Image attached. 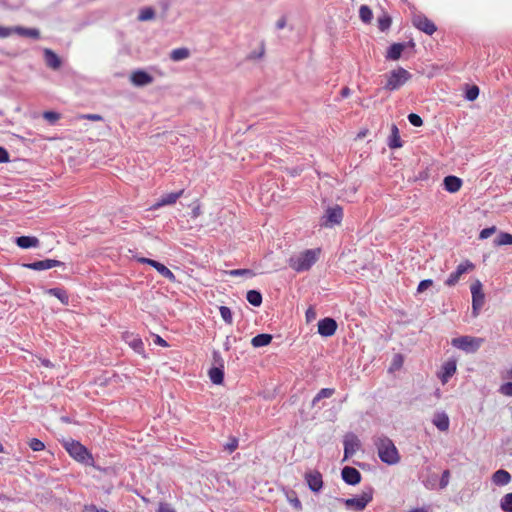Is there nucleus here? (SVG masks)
Segmentation results:
<instances>
[{
  "mask_svg": "<svg viewBox=\"0 0 512 512\" xmlns=\"http://www.w3.org/2000/svg\"><path fill=\"white\" fill-rule=\"evenodd\" d=\"M456 372V361L448 360L446 361L441 368V372L439 373V378L443 384L447 383L448 380L454 375Z\"/></svg>",
  "mask_w": 512,
  "mask_h": 512,
  "instance_id": "nucleus-18",
  "label": "nucleus"
},
{
  "mask_svg": "<svg viewBox=\"0 0 512 512\" xmlns=\"http://www.w3.org/2000/svg\"><path fill=\"white\" fill-rule=\"evenodd\" d=\"M28 444L29 447L35 452L42 451L45 448L44 443L37 438H32Z\"/></svg>",
  "mask_w": 512,
  "mask_h": 512,
  "instance_id": "nucleus-41",
  "label": "nucleus"
},
{
  "mask_svg": "<svg viewBox=\"0 0 512 512\" xmlns=\"http://www.w3.org/2000/svg\"><path fill=\"white\" fill-rule=\"evenodd\" d=\"M306 320L307 322H311L313 321L315 318H316V311L313 307H309L307 310H306Z\"/></svg>",
  "mask_w": 512,
  "mask_h": 512,
  "instance_id": "nucleus-52",
  "label": "nucleus"
},
{
  "mask_svg": "<svg viewBox=\"0 0 512 512\" xmlns=\"http://www.w3.org/2000/svg\"><path fill=\"white\" fill-rule=\"evenodd\" d=\"M184 190H180L178 192H171L163 195L157 203L154 204V208H159L166 205H172L176 203V201L183 195Z\"/></svg>",
  "mask_w": 512,
  "mask_h": 512,
  "instance_id": "nucleus-20",
  "label": "nucleus"
},
{
  "mask_svg": "<svg viewBox=\"0 0 512 512\" xmlns=\"http://www.w3.org/2000/svg\"><path fill=\"white\" fill-rule=\"evenodd\" d=\"M388 146L391 149L402 147V141L400 139L399 130L396 125H392L391 135L389 137Z\"/></svg>",
  "mask_w": 512,
  "mask_h": 512,
  "instance_id": "nucleus-28",
  "label": "nucleus"
},
{
  "mask_svg": "<svg viewBox=\"0 0 512 512\" xmlns=\"http://www.w3.org/2000/svg\"><path fill=\"white\" fill-rule=\"evenodd\" d=\"M131 83L136 87H143L153 82V77L144 70H135L130 75Z\"/></svg>",
  "mask_w": 512,
  "mask_h": 512,
  "instance_id": "nucleus-14",
  "label": "nucleus"
},
{
  "mask_svg": "<svg viewBox=\"0 0 512 512\" xmlns=\"http://www.w3.org/2000/svg\"><path fill=\"white\" fill-rule=\"evenodd\" d=\"M8 161H9L8 151L5 148L0 147V163H6Z\"/></svg>",
  "mask_w": 512,
  "mask_h": 512,
  "instance_id": "nucleus-53",
  "label": "nucleus"
},
{
  "mask_svg": "<svg viewBox=\"0 0 512 512\" xmlns=\"http://www.w3.org/2000/svg\"><path fill=\"white\" fill-rule=\"evenodd\" d=\"M504 378L512 379V368L505 371Z\"/></svg>",
  "mask_w": 512,
  "mask_h": 512,
  "instance_id": "nucleus-61",
  "label": "nucleus"
},
{
  "mask_svg": "<svg viewBox=\"0 0 512 512\" xmlns=\"http://www.w3.org/2000/svg\"><path fill=\"white\" fill-rule=\"evenodd\" d=\"M155 16V12L151 7L144 8L140 11L138 19L140 21H148L153 19Z\"/></svg>",
  "mask_w": 512,
  "mask_h": 512,
  "instance_id": "nucleus-39",
  "label": "nucleus"
},
{
  "mask_svg": "<svg viewBox=\"0 0 512 512\" xmlns=\"http://www.w3.org/2000/svg\"><path fill=\"white\" fill-rule=\"evenodd\" d=\"M83 512H109L106 509L98 508L95 505L86 506Z\"/></svg>",
  "mask_w": 512,
  "mask_h": 512,
  "instance_id": "nucleus-56",
  "label": "nucleus"
},
{
  "mask_svg": "<svg viewBox=\"0 0 512 512\" xmlns=\"http://www.w3.org/2000/svg\"><path fill=\"white\" fill-rule=\"evenodd\" d=\"M44 59H45L46 65L53 70H57L61 67V64H62L61 59L51 49H48V48L44 49Z\"/></svg>",
  "mask_w": 512,
  "mask_h": 512,
  "instance_id": "nucleus-21",
  "label": "nucleus"
},
{
  "mask_svg": "<svg viewBox=\"0 0 512 512\" xmlns=\"http://www.w3.org/2000/svg\"><path fill=\"white\" fill-rule=\"evenodd\" d=\"M290 504L297 510L302 509L301 501L297 497L288 498Z\"/></svg>",
  "mask_w": 512,
  "mask_h": 512,
  "instance_id": "nucleus-57",
  "label": "nucleus"
},
{
  "mask_svg": "<svg viewBox=\"0 0 512 512\" xmlns=\"http://www.w3.org/2000/svg\"><path fill=\"white\" fill-rule=\"evenodd\" d=\"M13 34V27L0 26V38H7Z\"/></svg>",
  "mask_w": 512,
  "mask_h": 512,
  "instance_id": "nucleus-50",
  "label": "nucleus"
},
{
  "mask_svg": "<svg viewBox=\"0 0 512 512\" xmlns=\"http://www.w3.org/2000/svg\"><path fill=\"white\" fill-rule=\"evenodd\" d=\"M246 299L251 305L255 307L260 306L262 303V295L257 290H249L246 294Z\"/></svg>",
  "mask_w": 512,
  "mask_h": 512,
  "instance_id": "nucleus-31",
  "label": "nucleus"
},
{
  "mask_svg": "<svg viewBox=\"0 0 512 512\" xmlns=\"http://www.w3.org/2000/svg\"><path fill=\"white\" fill-rule=\"evenodd\" d=\"M443 185L446 191L455 193L460 190L462 180L456 176L449 175L444 178Z\"/></svg>",
  "mask_w": 512,
  "mask_h": 512,
  "instance_id": "nucleus-23",
  "label": "nucleus"
},
{
  "mask_svg": "<svg viewBox=\"0 0 512 512\" xmlns=\"http://www.w3.org/2000/svg\"><path fill=\"white\" fill-rule=\"evenodd\" d=\"M380 460L387 465L400 462V455L393 441L387 436L377 437L374 441Z\"/></svg>",
  "mask_w": 512,
  "mask_h": 512,
  "instance_id": "nucleus-1",
  "label": "nucleus"
},
{
  "mask_svg": "<svg viewBox=\"0 0 512 512\" xmlns=\"http://www.w3.org/2000/svg\"><path fill=\"white\" fill-rule=\"evenodd\" d=\"M500 508L503 512H512V492L505 494L501 498Z\"/></svg>",
  "mask_w": 512,
  "mask_h": 512,
  "instance_id": "nucleus-33",
  "label": "nucleus"
},
{
  "mask_svg": "<svg viewBox=\"0 0 512 512\" xmlns=\"http://www.w3.org/2000/svg\"><path fill=\"white\" fill-rule=\"evenodd\" d=\"M495 227H489V228H485L483 229L480 234H479V238L480 239H487L489 238L494 232H495Z\"/></svg>",
  "mask_w": 512,
  "mask_h": 512,
  "instance_id": "nucleus-49",
  "label": "nucleus"
},
{
  "mask_svg": "<svg viewBox=\"0 0 512 512\" xmlns=\"http://www.w3.org/2000/svg\"><path fill=\"white\" fill-rule=\"evenodd\" d=\"M374 489L372 487H366L360 495L344 499L343 503L347 509L354 511H362L366 506L373 500Z\"/></svg>",
  "mask_w": 512,
  "mask_h": 512,
  "instance_id": "nucleus-6",
  "label": "nucleus"
},
{
  "mask_svg": "<svg viewBox=\"0 0 512 512\" xmlns=\"http://www.w3.org/2000/svg\"><path fill=\"white\" fill-rule=\"evenodd\" d=\"M387 81L384 89L395 91L405 85L412 77L411 73L402 67L392 70L387 75Z\"/></svg>",
  "mask_w": 512,
  "mask_h": 512,
  "instance_id": "nucleus-4",
  "label": "nucleus"
},
{
  "mask_svg": "<svg viewBox=\"0 0 512 512\" xmlns=\"http://www.w3.org/2000/svg\"><path fill=\"white\" fill-rule=\"evenodd\" d=\"M219 312H220V315H221L222 319L227 324H232L233 317H232V312H231L229 307H227V306H220Z\"/></svg>",
  "mask_w": 512,
  "mask_h": 512,
  "instance_id": "nucleus-38",
  "label": "nucleus"
},
{
  "mask_svg": "<svg viewBox=\"0 0 512 512\" xmlns=\"http://www.w3.org/2000/svg\"><path fill=\"white\" fill-rule=\"evenodd\" d=\"M405 49V44L403 43H394L392 44L389 48H388V51H387V54H386V59L387 60H398L401 55H402V52L404 51Z\"/></svg>",
  "mask_w": 512,
  "mask_h": 512,
  "instance_id": "nucleus-25",
  "label": "nucleus"
},
{
  "mask_svg": "<svg viewBox=\"0 0 512 512\" xmlns=\"http://www.w3.org/2000/svg\"><path fill=\"white\" fill-rule=\"evenodd\" d=\"M17 246L23 249L37 247L39 245V240L33 236H20L15 240Z\"/></svg>",
  "mask_w": 512,
  "mask_h": 512,
  "instance_id": "nucleus-24",
  "label": "nucleus"
},
{
  "mask_svg": "<svg viewBox=\"0 0 512 512\" xmlns=\"http://www.w3.org/2000/svg\"><path fill=\"white\" fill-rule=\"evenodd\" d=\"M478 95H479V88H478V86L473 85L466 90L465 98L469 101H474L475 99H477Z\"/></svg>",
  "mask_w": 512,
  "mask_h": 512,
  "instance_id": "nucleus-40",
  "label": "nucleus"
},
{
  "mask_svg": "<svg viewBox=\"0 0 512 512\" xmlns=\"http://www.w3.org/2000/svg\"><path fill=\"white\" fill-rule=\"evenodd\" d=\"M499 393L511 397L512 396V381L506 382L499 387Z\"/></svg>",
  "mask_w": 512,
  "mask_h": 512,
  "instance_id": "nucleus-42",
  "label": "nucleus"
},
{
  "mask_svg": "<svg viewBox=\"0 0 512 512\" xmlns=\"http://www.w3.org/2000/svg\"><path fill=\"white\" fill-rule=\"evenodd\" d=\"M432 423L439 429L444 432L449 429L450 420L448 415L445 412H436L433 416Z\"/></svg>",
  "mask_w": 512,
  "mask_h": 512,
  "instance_id": "nucleus-22",
  "label": "nucleus"
},
{
  "mask_svg": "<svg viewBox=\"0 0 512 512\" xmlns=\"http://www.w3.org/2000/svg\"><path fill=\"white\" fill-rule=\"evenodd\" d=\"M43 117L48 122L53 124V123H55L60 118V115L58 113H56V112H53V111H46V112L43 113Z\"/></svg>",
  "mask_w": 512,
  "mask_h": 512,
  "instance_id": "nucleus-45",
  "label": "nucleus"
},
{
  "mask_svg": "<svg viewBox=\"0 0 512 512\" xmlns=\"http://www.w3.org/2000/svg\"><path fill=\"white\" fill-rule=\"evenodd\" d=\"M192 213H193V216H194V217H197V216L200 214V209H199V207H197V208L193 209Z\"/></svg>",
  "mask_w": 512,
  "mask_h": 512,
  "instance_id": "nucleus-63",
  "label": "nucleus"
},
{
  "mask_svg": "<svg viewBox=\"0 0 512 512\" xmlns=\"http://www.w3.org/2000/svg\"><path fill=\"white\" fill-rule=\"evenodd\" d=\"M412 24L427 35H432L437 30L435 24L421 13L413 15Z\"/></svg>",
  "mask_w": 512,
  "mask_h": 512,
  "instance_id": "nucleus-9",
  "label": "nucleus"
},
{
  "mask_svg": "<svg viewBox=\"0 0 512 512\" xmlns=\"http://www.w3.org/2000/svg\"><path fill=\"white\" fill-rule=\"evenodd\" d=\"M359 17L364 23H370L373 18L372 10L367 5H362L359 9Z\"/></svg>",
  "mask_w": 512,
  "mask_h": 512,
  "instance_id": "nucleus-34",
  "label": "nucleus"
},
{
  "mask_svg": "<svg viewBox=\"0 0 512 512\" xmlns=\"http://www.w3.org/2000/svg\"><path fill=\"white\" fill-rule=\"evenodd\" d=\"M271 341H272V336L270 334L262 333V334H258L255 337H253L251 340V344L253 347L258 348V347H264V346L269 345L271 343Z\"/></svg>",
  "mask_w": 512,
  "mask_h": 512,
  "instance_id": "nucleus-27",
  "label": "nucleus"
},
{
  "mask_svg": "<svg viewBox=\"0 0 512 512\" xmlns=\"http://www.w3.org/2000/svg\"><path fill=\"white\" fill-rule=\"evenodd\" d=\"M409 512H428L426 508H414L411 509Z\"/></svg>",
  "mask_w": 512,
  "mask_h": 512,
  "instance_id": "nucleus-62",
  "label": "nucleus"
},
{
  "mask_svg": "<svg viewBox=\"0 0 512 512\" xmlns=\"http://www.w3.org/2000/svg\"><path fill=\"white\" fill-rule=\"evenodd\" d=\"M449 478H450V472H449V470H445L442 473L441 478H440V482H439V486H440L441 489L445 488L448 485Z\"/></svg>",
  "mask_w": 512,
  "mask_h": 512,
  "instance_id": "nucleus-47",
  "label": "nucleus"
},
{
  "mask_svg": "<svg viewBox=\"0 0 512 512\" xmlns=\"http://www.w3.org/2000/svg\"><path fill=\"white\" fill-rule=\"evenodd\" d=\"M305 480L309 489L318 493L323 487L322 475L318 471H310L305 474Z\"/></svg>",
  "mask_w": 512,
  "mask_h": 512,
  "instance_id": "nucleus-15",
  "label": "nucleus"
},
{
  "mask_svg": "<svg viewBox=\"0 0 512 512\" xmlns=\"http://www.w3.org/2000/svg\"><path fill=\"white\" fill-rule=\"evenodd\" d=\"M286 26V17L282 16L277 22H276V28L281 30Z\"/></svg>",
  "mask_w": 512,
  "mask_h": 512,
  "instance_id": "nucleus-58",
  "label": "nucleus"
},
{
  "mask_svg": "<svg viewBox=\"0 0 512 512\" xmlns=\"http://www.w3.org/2000/svg\"><path fill=\"white\" fill-rule=\"evenodd\" d=\"M408 120H409L410 124L415 127H420L423 124L422 118L418 114H415V113H410L408 115Z\"/></svg>",
  "mask_w": 512,
  "mask_h": 512,
  "instance_id": "nucleus-44",
  "label": "nucleus"
},
{
  "mask_svg": "<svg viewBox=\"0 0 512 512\" xmlns=\"http://www.w3.org/2000/svg\"><path fill=\"white\" fill-rule=\"evenodd\" d=\"M130 345L131 347L135 350V351H140L143 349V342L141 339L139 338H134L131 342H130Z\"/></svg>",
  "mask_w": 512,
  "mask_h": 512,
  "instance_id": "nucleus-51",
  "label": "nucleus"
},
{
  "mask_svg": "<svg viewBox=\"0 0 512 512\" xmlns=\"http://www.w3.org/2000/svg\"><path fill=\"white\" fill-rule=\"evenodd\" d=\"M433 284V281L431 279H425V280H422L418 287H417V292L418 293H422L424 292L425 290H427L430 286H432Z\"/></svg>",
  "mask_w": 512,
  "mask_h": 512,
  "instance_id": "nucleus-46",
  "label": "nucleus"
},
{
  "mask_svg": "<svg viewBox=\"0 0 512 512\" xmlns=\"http://www.w3.org/2000/svg\"><path fill=\"white\" fill-rule=\"evenodd\" d=\"M81 118L88 119L91 121H101L103 119L102 116L99 114H84L81 115Z\"/></svg>",
  "mask_w": 512,
  "mask_h": 512,
  "instance_id": "nucleus-54",
  "label": "nucleus"
},
{
  "mask_svg": "<svg viewBox=\"0 0 512 512\" xmlns=\"http://www.w3.org/2000/svg\"><path fill=\"white\" fill-rule=\"evenodd\" d=\"M471 294H472V307L474 314H478V310L483 306L484 304V294L482 292V285L479 281L474 283L471 286Z\"/></svg>",
  "mask_w": 512,
  "mask_h": 512,
  "instance_id": "nucleus-11",
  "label": "nucleus"
},
{
  "mask_svg": "<svg viewBox=\"0 0 512 512\" xmlns=\"http://www.w3.org/2000/svg\"><path fill=\"white\" fill-rule=\"evenodd\" d=\"M190 52L187 48H177L171 51L170 58L177 62L185 60L189 57Z\"/></svg>",
  "mask_w": 512,
  "mask_h": 512,
  "instance_id": "nucleus-30",
  "label": "nucleus"
},
{
  "mask_svg": "<svg viewBox=\"0 0 512 512\" xmlns=\"http://www.w3.org/2000/svg\"><path fill=\"white\" fill-rule=\"evenodd\" d=\"M209 378L213 384H221L224 380V371L222 368L212 367L209 370Z\"/></svg>",
  "mask_w": 512,
  "mask_h": 512,
  "instance_id": "nucleus-29",
  "label": "nucleus"
},
{
  "mask_svg": "<svg viewBox=\"0 0 512 512\" xmlns=\"http://www.w3.org/2000/svg\"><path fill=\"white\" fill-rule=\"evenodd\" d=\"M13 33L33 39H38L40 37V32L36 28H25L22 26H15L13 27Z\"/></svg>",
  "mask_w": 512,
  "mask_h": 512,
  "instance_id": "nucleus-26",
  "label": "nucleus"
},
{
  "mask_svg": "<svg viewBox=\"0 0 512 512\" xmlns=\"http://www.w3.org/2000/svg\"><path fill=\"white\" fill-rule=\"evenodd\" d=\"M136 260L139 263L148 264V265L152 266L161 276L168 279L169 281H171V282L176 281V277H175L174 273L169 268H167L164 264H162L156 260L146 258V257H137Z\"/></svg>",
  "mask_w": 512,
  "mask_h": 512,
  "instance_id": "nucleus-8",
  "label": "nucleus"
},
{
  "mask_svg": "<svg viewBox=\"0 0 512 512\" xmlns=\"http://www.w3.org/2000/svg\"><path fill=\"white\" fill-rule=\"evenodd\" d=\"M238 447V439L237 438H230L229 442L225 445V449L232 453L235 451Z\"/></svg>",
  "mask_w": 512,
  "mask_h": 512,
  "instance_id": "nucleus-48",
  "label": "nucleus"
},
{
  "mask_svg": "<svg viewBox=\"0 0 512 512\" xmlns=\"http://www.w3.org/2000/svg\"><path fill=\"white\" fill-rule=\"evenodd\" d=\"M496 245H512V234L502 232L494 240Z\"/></svg>",
  "mask_w": 512,
  "mask_h": 512,
  "instance_id": "nucleus-36",
  "label": "nucleus"
},
{
  "mask_svg": "<svg viewBox=\"0 0 512 512\" xmlns=\"http://www.w3.org/2000/svg\"><path fill=\"white\" fill-rule=\"evenodd\" d=\"M63 446L69 455L74 458L76 461L91 465L93 462V457L80 442L75 440H65L63 442Z\"/></svg>",
  "mask_w": 512,
  "mask_h": 512,
  "instance_id": "nucleus-3",
  "label": "nucleus"
},
{
  "mask_svg": "<svg viewBox=\"0 0 512 512\" xmlns=\"http://www.w3.org/2000/svg\"><path fill=\"white\" fill-rule=\"evenodd\" d=\"M155 342L163 347H166L168 345L167 342L164 339H162L160 336H157Z\"/></svg>",
  "mask_w": 512,
  "mask_h": 512,
  "instance_id": "nucleus-59",
  "label": "nucleus"
},
{
  "mask_svg": "<svg viewBox=\"0 0 512 512\" xmlns=\"http://www.w3.org/2000/svg\"><path fill=\"white\" fill-rule=\"evenodd\" d=\"M474 266L473 264L470 262V261H465L463 263H460L456 270L454 272H452L448 278L446 279L445 281V284L448 285V286H453L455 285L460 277L466 273L469 269H472Z\"/></svg>",
  "mask_w": 512,
  "mask_h": 512,
  "instance_id": "nucleus-13",
  "label": "nucleus"
},
{
  "mask_svg": "<svg viewBox=\"0 0 512 512\" xmlns=\"http://www.w3.org/2000/svg\"><path fill=\"white\" fill-rule=\"evenodd\" d=\"M511 479L512 477L510 473L504 469L495 471L491 477L492 483L499 487L508 485L511 482Z\"/></svg>",
  "mask_w": 512,
  "mask_h": 512,
  "instance_id": "nucleus-19",
  "label": "nucleus"
},
{
  "mask_svg": "<svg viewBox=\"0 0 512 512\" xmlns=\"http://www.w3.org/2000/svg\"><path fill=\"white\" fill-rule=\"evenodd\" d=\"M359 447V438L353 433L347 434L344 438V460L352 457Z\"/></svg>",
  "mask_w": 512,
  "mask_h": 512,
  "instance_id": "nucleus-10",
  "label": "nucleus"
},
{
  "mask_svg": "<svg viewBox=\"0 0 512 512\" xmlns=\"http://www.w3.org/2000/svg\"><path fill=\"white\" fill-rule=\"evenodd\" d=\"M319 254L320 249H307L292 255L288 260V264L296 272L308 271L317 262Z\"/></svg>",
  "mask_w": 512,
  "mask_h": 512,
  "instance_id": "nucleus-2",
  "label": "nucleus"
},
{
  "mask_svg": "<svg viewBox=\"0 0 512 512\" xmlns=\"http://www.w3.org/2000/svg\"><path fill=\"white\" fill-rule=\"evenodd\" d=\"M350 95V89L348 87H344L342 90H341V96L343 98L345 97H348Z\"/></svg>",
  "mask_w": 512,
  "mask_h": 512,
  "instance_id": "nucleus-60",
  "label": "nucleus"
},
{
  "mask_svg": "<svg viewBox=\"0 0 512 512\" xmlns=\"http://www.w3.org/2000/svg\"><path fill=\"white\" fill-rule=\"evenodd\" d=\"M343 219V209L339 205L328 207L322 217V226L332 228L339 225Z\"/></svg>",
  "mask_w": 512,
  "mask_h": 512,
  "instance_id": "nucleus-7",
  "label": "nucleus"
},
{
  "mask_svg": "<svg viewBox=\"0 0 512 512\" xmlns=\"http://www.w3.org/2000/svg\"><path fill=\"white\" fill-rule=\"evenodd\" d=\"M377 21H378V28L381 31H386L387 29L390 28L391 18L389 15L384 13L382 16L378 17Z\"/></svg>",
  "mask_w": 512,
  "mask_h": 512,
  "instance_id": "nucleus-37",
  "label": "nucleus"
},
{
  "mask_svg": "<svg viewBox=\"0 0 512 512\" xmlns=\"http://www.w3.org/2000/svg\"><path fill=\"white\" fill-rule=\"evenodd\" d=\"M341 475L343 481L349 485H357L361 481V473L354 467H344Z\"/></svg>",
  "mask_w": 512,
  "mask_h": 512,
  "instance_id": "nucleus-17",
  "label": "nucleus"
},
{
  "mask_svg": "<svg viewBox=\"0 0 512 512\" xmlns=\"http://www.w3.org/2000/svg\"><path fill=\"white\" fill-rule=\"evenodd\" d=\"M484 343L483 338L473 336H460L451 340V345L467 354L475 353Z\"/></svg>",
  "mask_w": 512,
  "mask_h": 512,
  "instance_id": "nucleus-5",
  "label": "nucleus"
},
{
  "mask_svg": "<svg viewBox=\"0 0 512 512\" xmlns=\"http://www.w3.org/2000/svg\"><path fill=\"white\" fill-rule=\"evenodd\" d=\"M43 364L48 367V366H50V361L49 360H45V361H43Z\"/></svg>",
  "mask_w": 512,
  "mask_h": 512,
  "instance_id": "nucleus-64",
  "label": "nucleus"
},
{
  "mask_svg": "<svg viewBox=\"0 0 512 512\" xmlns=\"http://www.w3.org/2000/svg\"><path fill=\"white\" fill-rule=\"evenodd\" d=\"M231 276H254V272L250 269H234L229 272Z\"/></svg>",
  "mask_w": 512,
  "mask_h": 512,
  "instance_id": "nucleus-43",
  "label": "nucleus"
},
{
  "mask_svg": "<svg viewBox=\"0 0 512 512\" xmlns=\"http://www.w3.org/2000/svg\"><path fill=\"white\" fill-rule=\"evenodd\" d=\"M158 512H176V511L171 505L166 504V503H161L158 508Z\"/></svg>",
  "mask_w": 512,
  "mask_h": 512,
  "instance_id": "nucleus-55",
  "label": "nucleus"
},
{
  "mask_svg": "<svg viewBox=\"0 0 512 512\" xmlns=\"http://www.w3.org/2000/svg\"><path fill=\"white\" fill-rule=\"evenodd\" d=\"M335 393V390L333 388H322L316 396L312 400V405L316 406V404L325 398H330Z\"/></svg>",
  "mask_w": 512,
  "mask_h": 512,
  "instance_id": "nucleus-32",
  "label": "nucleus"
},
{
  "mask_svg": "<svg viewBox=\"0 0 512 512\" xmlns=\"http://www.w3.org/2000/svg\"><path fill=\"white\" fill-rule=\"evenodd\" d=\"M336 330L337 322L333 318L326 317L318 322V333L323 337L334 335Z\"/></svg>",
  "mask_w": 512,
  "mask_h": 512,
  "instance_id": "nucleus-12",
  "label": "nucleus"
},
{
  "mask_svg": "<svg viewBox=\"0 0 512 512\" xmlns=\"http://www.w3.org/2000/svg\"><path fill=\"white\" fill-rule=\"evenodd\" d=\"M63 265H64V263H62L61 261H58V260L44 259V260H39V261L25 264V267H27L31 270H35V271H42V270H48V269H51L54 267L63 266Z\"/></svg>",
  "mask_w": 512,
  "mask_h": 512,
  "instance_id": "nucleus-16",
  "label": "nucleus"
},
{
  "mask_svg": "<svg viewBox=\"0 0 512 512\" xmlns=\"http://www.w3.org/2000/svg\"><path fill=\"white\" fill-rule=\"evenodd\" d=\"M49 294L58 298L63 304H68L69 297L63 289L60 288H52L49 290Z\"/></svg>",
  "mask_w": 512,
  "mask_h": 512,
  "instance_id": "nucleus-35",
  "label": "nucleus"
}]
</instances>
